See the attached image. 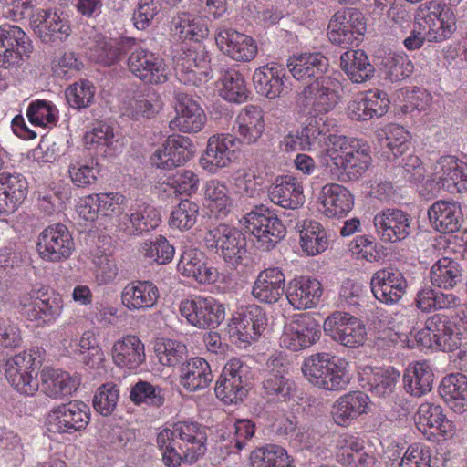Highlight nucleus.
I'll list each match as a JSON object with an SVG mask.
<instances>
[{"mask_svg": "<svg viewBox=\"0 0 467 467\" xmlns=\"http://www.w3.org/2000/svg\"><path fill=\"white\" fill-rule=\"evenodd\" d=\"M92 264L91 271L94 274L95 282L99 285H105L114 282L119 274V268L115 259L100 248H96L90 253Z\"/></svg>", "mask_w": 467, "mask_h": 467, "instance_id": "nucleus-57", "label": "nucleus"}, {"mask_svg": "<svg viewBox=\"0 0 467 467\" xmlns=\"http://www.w3.org/2000/svg\"><path fill=\"white\" fill-rule=\"evenodd\" d=\"M431 191L444 190L450 193L467 192V163L453 156L441 157L432 166L426 181Z\"/></svg>", "mask_w": 467, "mask_h": 467, "instance_id": "nucleus-9", "label": "nucleus"}, {"mask_svg": "<svg viewBox=\"0 0 467 467\" xmlns=\"http://www.w3.org/2000/svg\"><path fill=\"white\" fill-rule=\"evenodd\" d=\"M193 154L194 145L190 138L171 135L151 154L150 162L157 169L171 170L189 161Z\"/></svg>", "mask_w": 467, "mask_h": 467, "instance_id": "nucleus-24", "label": "nucleus"}, {"mask_svg": "<svg viewBox=\"0 0 467 467\" xmlns=\"http://www.w3.org/2000/svg\"><path fill=\"white\" fill-rule=\"evenodd\" d=\"M30 26L36 36L46 44L58 45L71 35L69 20L54 9H38L30 18Z\"/></svg>", "mask_w": 467, "mask_h": 467, "instance_id": "nucleus-20", "label": "nucleus"}, {"mask_svg": "<svg viewBox=\"0 0 467 467\" xmlns=\"http://www.w3.org/2000/svg\"><path fill=\"white\" fill-rule=\"evenodd\" d=\"M340 67L354 83H363L369 79L374 72L368 56L362 50L350 49L340 57Z\"/></svg>", "mask_w": 467, "mask_h": 467, "instance_id": "nucleus-50", "label": "nucleus"}, {"mask_svg": "<svg viewBox=\"0 0 467 467\" xmlns=\"http://www.w3.org/2000/svg\"><path fill=\"white\" fill-rule=\"evenodd\" d=\"M213 379L211 367L202 358H192L180 368V384L191 392L206 389Z\"/></svg>", "mask_w": 467, "mask_h": 467, "instance_id": "nucleus-44", "label": "nucleus"}, {"mask_svg": "<svg viewBox=\"0 0 467 467\" xmlns=\"http://www.w3.org/2000/svg\"><path fill=\"white\" fill-rule=\"evenodd\" d=\"M373 223L378 235L384 242L395 243L410 234V216L399 209L382 211L375 215Z\"/></svg>", "mask_w": 467, "mask_h": 467, "instance_id": "nucleus-31", "label": "nucleus"}, {"mask_svg": "<svg viewBox=\"0 0 467 467\" xmlns=\"http://www.w3.org/2000/svg\"><path fill=\"white\" fill-rule=\"evenodd\" d=\"M177 79L184 85L199 86L210 78V60L202 47L187 49L174 59Z\"/></svg>", "mask_w": 467, "mask_h": 467, "instance_id": "nucleus-22", "label": "nucleus"}, {"mask_svg": "<svg viewBox=\"0 0 467 467\" xmlns=\"http://www.w3.org/2000/svg\"><path fill=\"white\" fill-rule=\"evenodd\" d=\"M415 423L424 434L431 429L439 431L444 436H452L454 432V425L443 414L442 408L431 402H423L419 406Z\"/></svg>", "mask_w": 467, "mask_h": 467, "instance_id": "nucleus-45", "label": "nucleus"}, {"mask_svg": "<svg viewBox=\"0 0 467 467\" xmlns=\"http://www.w3.org/2000/svg\"><path fill=\"white\" fill-rule=\"evenodd\" d=\"M266 324V316L262 307L252 305L233 316L228 324V333L234 342L246 345L261 336Z\"/></svg>", "mask_w": 467, "mask_h": 467, "instance_id": "nucleus-21", "label": "nucleus"}, {"mask_svg": "<svg viewBox=\"0 0 467 467\" xmlns=\"http://www.w3.org/2000/svg\"><path fill=\"white\" fill-rule=\"evenodd\" d=\"M85 147L89 150H95L105 156H111L115 153V140L113 128L103 122L97 123L83 137Z\"/></svg>", "mask_w": 467, "mask_h": 467, "instance_id": "nucleus-54", "label": "nucleus"}, {"mask_svg": "<svg viewBox=\"0 0 467 467\" xmlns=\"http://www.w3.org/2000/svg\"><path fill=\"white\" fill-rule=\"evenodd\" d=\"M241 225L256 240L262 250H270L285 235V227L270 209L264 205L255 207L240 220Z\"/></svg>", "mask_w": 467, "mask_h": 467, "instance_id": "nucleus-5", "label": "nucleus"}, {"mask_svg": "<svg viewBox=\"0 0 467 467\" xmlns=\"http://www.w3.org/2000/svg\"><path fill=\"white\" fill-rule=\"evenodd\" d=\"M204 205L214 214L226 215L233 207L229 188L225 182L217 179L206 182L203 186Z\"/></svg>", "mask_w": 467, "mask_h": 467, "instance_id": "nucleus-52", "label": "nucleus"}, {"mask_svg": "<svg viewBox=\"0 0 467 467\" xmlns=\"http://www.w3.org/2000/svg\"><path fill=\"white\" fill-rule=\"evenodd\" d=\"M323 287L314 277L300 275L291 279L285 289L289 304L297 310L316 307L321 299Z\"/></svg>", "mask_w": 467, "mask_h": 467, "instance_id": "nucleus-30", "label": "nucleus"}, {"mask_svg": "<svg viewBox=\"0 0 467 467\" xmlns=\"http://www.w3.org/2000/svg\"><path fill=\"white\" fill-rule=\"evenodd\" d=\"M367 30L363 14L357 9L336 12L328 24L327 36L331 43L348 48L358 46Z\"/></svg>", "mask_w": 467, "mask_h": 467, "instance_id": "nucleus-14", "label": "nucleus"}, {"mask_svg": "<svg viewBox=\"0 0 467 467\" xmlns=\"http://www.w3.org/2000/svg\"><path fill=\"white\" fill-rule=\"evenodd\" d=\"M326 158L331 172L342 181L358 180L371 164L369 145L343 135L329 137Z\"/></svg>", "mask_w": 467, "mask_h": 467, "instance_id": "nucleus-2", "label": "nucleus"}, {"mask_svg": "<svg viewBox=\"0 0 467 467\" xmlns=\"http://www.w3.org/2000/svg\"><path fill=\"white\" fill-rule=\"evenodd\" d=\"M238 139L231 133H219L208 139L199 163L210 174L229 167L239 156Z\"/></svg>", "mask_w": 467, "mask_h": 467, "instance_id": "nucleus-17", "label": "nucleus"}, {"mask_svg": "<svg viewBox=\"0 0 467 467\" xmlns=\"http://www.w3.org/2000/svg\"><path fill=\"white\" fill-rule=\"evenodd\" d=\"M28 184L19 173H0V214L12 213L27 195Z\"/></svg>", "mask_w": 467, "mask_h": 467, "instance_id": "nucleus-37", "label": "nucleus"}, {"mask_svg": "<svg viewBox=\"0 0 467 467\" xmlns=\"http://www.w3.org/2000/svg\"><path fill=\"white\" fill-rule=\"evenodd\" d=\"M207 249L214 250L225 263L235 267L246 254V239L237 228L222 223L207 231L203 237Z\"/></svg>", "mask_w": 467, "mask_h": 467, "instance_id": "nucleus-6", "label": "nucleus"}, {"mask_svg": "<svg viewBox=\"0 0 467 467\" xmlns=\"http://www.w3.org/2000/svg\"><path fill=\"white\" fill-rule=\"evenodd\" d=\"M428 217L434 230L451 234L460 229L462 213L457 202L439 200L429 207Z\"/></svg>", "mask_w": 467, "mask_h": 467, "instance_id": "nucleus-39", "label": "nucleus"}, {"mask_svg": "<svg viewBox=\"0 0 467 467\" xmlns=\"http://www.w3.org/2000/svg\"><path fill=\"white\" fill-rule=\"evenodd\" d=\"M326 336L349 348L363 346L368 338L365 324L358 317L344 311H335L323 322Z\"/></svg>", "mask_w": 467, "mask_h": 467, "instance_id": "nucleus-8", "label": "nucleus"}, {"mask_svg": "<svg viewBox=\"0 0 467 467\" xmlns=\"http://www.w3.org/2000/svg\"><path fill=\"white\" fill-rule=\"evenodd\" d=\"M110 357L117 368L135 371L146 361L145 345L135 335L122 336L113 342Z\"/></svg>", "mask_w": 467, "mask_h": 467, "instance_id": "nucleus-28", "label": "nucleus"}, {"mask_svg": "<svg viewBox=\"0 0 467 467\" xmlns=\"http://www.w3.org/2000/svg\"><path fill=\"white\" fill-rule=\"evenodd\" d=\"M269 198L285 209L296 210L305 202L302 182L294 176L278 178L269 191Z\"/></svg>", "mask_w": 467, "mask_h": 467, "instance_id": "nucleus-43", "label": "nucleus"}, {"mask_svg": "<svg viewBox=\"0 0 467 467\" xmlns=\"http://www.w3.org/2000/svg\"><path fill=\"white\" fill-rule=\"evenodd\" d=\"M440 395L456 413L467 410V376L452 373L444 377L439 387Z\"/></svg>", "mask_w": 467, "mask_h": 467, "instance_id": "nucleus-46", "label": "nucleus"}, {"mask_svg": "<svg viewBox=\"0 0 467 467\" xmlns=\"http://www.w3.org/2000/svg\"><path fill=\"white\" fill-rule=\"evenodd\" d=\"M206 441L205 429L190 420L175 422L171 428L161 430L157 436L162 461L168 467H178L182 462H195L204 455Z\"/></svg>", "mask_w": 467, "mask_h": 467, "instance_id": "nucleus-1", "label": "nucleus"}, {"mask_svg": "<svg viewBox=\"0 0 467 467\" xmlns=\"http://www.w3.org/2000/svg\"><path fill=\"white\" fill-rule=\"evenodd\" d=\"M285 78V68L275 62L256 68L253 75L256 92L268 99H275L287 93Z\"/></svg>", "mask_w": 467, "mask_h": 467, "instance_id": "nucleus-32", "label": "nucleus"}, {"mask_svg": "<svg viewBox=\"0 0 467 467\" xmlns=\"http://www.w3.org/2000/svg\"><path fill=\"white\" fill-rule=\"evenodd\" d=\"M301 370L312 386L327 391L342 390L351 379L349 363L328 353H317L307 357Z\"/></svg>", "mask_w": 467, "mask_h": 467, "instance_id": "nucleus-3", "label": "nucleus"}, {"mask_svg": "<svg viewBox=\"0 0 467 467\" xmlns=\"http://www.w3.org/2000/svg\"><path fill=\"white\" fill-rule=\"evenodd\" d=\"M287 67L296 80H306L326 73L329 61L320 52H300L289 57Z\"/></svg>", "mask_w": 467, "mask_h": 467, "instance_id": "nucleus-40", "label": "nucleus"}, {"mask_svg": "<svg viewBox=\"0 0 467 467\" xmlns=\"http://www.w3.org/2000/svg\"><path fill=\"white\" fill-rule=\"evenodd\" d=\"M129 70L146 84L160 85L168 81L171 71L163 58L142 47L134 48L128 58Z\"/></svg>", "mask_w": 467, "mask_h": 467, "instance_id": "nucleus-19", "label": "nucleus"}, {"mask_svg": "<svg viewBox=\"0 0 467 467\" xmlns=\"http://www.w3.org/2000/svg\"><path fill=\"white\" fill-rule=\"evenodd\" d=\"M321 212L328 218L346 216L354 206V196L343 185L325 184L319 193Z\"/></svg>", "mask_w": 467, "mask_h": 467, "instance_id": "nucleus-35", "label": "nucleus"}, {"mask_svg": "<svg viewBox=\"0 0 467 467\" xmlns=\"http://www.w3.org/2000/svg\"><path fill=\"white\" fill-rule=\"evenodd\" d=\"M427 329L432 332L436 348L443 351H452L458 348L462 335L452 317L434 314L427 318Z\"/></svg>", "mask_w": 467, "mask_h": 467, "instance_id": "nucleus-41", "label": "nucleus"}, {"mask_svg": "<svg viewBox=\"0 0 467 467\" xmlns=\"http://www.w3.org/2000/svg\"><path fill=\"white\" fill-rule=\"evenodd\" d=\"M72 182L78 187H83L95 182L99 174L98 163L93 158H74L68 167Z\"/></svg>", "mask_w": 467, "mask_h": 467, "instance_id": "nucleus-64", "label": "nucleus"}, {"mask_svg": "<svg viewBox=\"0 0 467 467\" xmlns=\"http://www.w3.org/2000/svg\"><path fill=\"white\" fill-rule=\"evenodd\" d=\"M77 355L81 356L82 362L91 369H99L104 366L106 358L99 343V334L86 330L77 339Z\"/></svg>", "mask_w": 467, "mask_h": 467, "instance_id": "nucleus-53", "label": "nucleus"}, {"mask_svg": "<svg viewBox=\"0 0 467 467\" xmlns=\"http://www.w3.org/2000/svg\"><path fill=\"white\" fill-rule=\"evenodd\" d=\"M362 380H366L369 390L379 397H387L394 392L400 372L393 367L363 368Z\"/></svg>", "mask_w": 467, "mask_h": 467, "instance_id": "nucleus-48", "label": "nucleus"}, {"mask_svg": "<svg viewBox=\"0 0 467 467\" xmlns=\"http://www.w3.org/2000/svg\"><path fill=\"white\" fill-rule=\"evenodd\" d=\"M266 129L265 116L263 109L256 105H246L236 114L232 131L238 139V144L256 145L263 138Z\"/></svg>", "mask_w": 467, "mask_h": 467, "instance_id": "nucleus-23", "label": "nucleus"}, {"mask_svg": "<svg viewBox=\"0 0 467 467\" xmlns=\"http://www.w3.org/2000/svg\"><path fill=\"white\" fill-rule=\"evenodd\" d=\"M370 286L376 299L387 305H393L405 294L407 282L400 271L389 267L373 274Z\"/></svg>", "mask_w": 467, "mask_h": 467, "instance_id": "nucleus-27", "label": "nucleus"}, {"mask_svg": "<svg viewBox=\"0 0 467 467\" xmlns=\"http://www.w3.org/2000/svg\"><path fill=\"white\" fill-rule=\"evenodd\" d=\"M63 298L57 293L33 292L19 297L20 314L35 327H43L55 321L62 313Z\"/></svg>", "mask_w": 467, "mask_h": 467, "instance_id": "nucleus-7", "label": "nucleus"}, {"mask_svg": "<svg viewBox=\"0 0 467 467\" xmlns=\"http://www.w3.org/2000/svg\"><path fill=\"white\" fill-rule=\"evenodd\" d=\"M460 269L457 262L449 257L439 259L431 269V282L434 286L440 288L453 287L460 277Z\"/></svg>", "mask_w": 467, "mask_h": 467, "instance_id": "nucleus-60", "label": "nucleus"}, {"mask_svg": "<svg viewBox=\"0 0 467 467\" xmlns=\"http://www.w3.org/2000/svg\"><path fill=\"white\" fill-rule=\"evenodd\" d=\"M158 287L150 281H132L122 289V305L130 311H145L152 308L158 302Z\"/></svg>", "mask_w": 467, "mask_h": 467, "instance_id": "nucleus-36", "label": "nucleus"}, {"mask_svg": "<svg viewBox=\"0 0 467 467\" xmlns=\"http://www.w3.org/2000/svg\"><path fill=\"white\" fill-rule=\"evenodd\" d=\"M31 50V42L19 26L10 24L0 26V67L17 66Z\"/></svg>", "mask_w": 467, "mask_h": 467, "instance_id": "nucleus-25", "label": "nucleus"}, {"mask_svg": "<svg viewBox=\"0 0 467 467\" xmlns=\"http://www.w3.org/2000/svg\"><path fill=\"white\" fill-rule=\"evenodd\" d=\"M331 122L332 120L327 117L316 116L307 121L302 130V136H304L307 151L320 150L324 146V150L326 151L329 137L335 135L328 134Z\"/></svg>", "mask_w": 467, "mask_h": 467, "instance_id": "nucleus-55", "label": "nucleus"}, {"mask_svg": "<svg viewBox=\"0 0 467 467\" xmlns=\"http://www.w3.org/2000/svg\"><path fill=\"white\" fill-rule=\"evenodd\" d=\"M190 12H182L172 18L171 30L182 40L200 41L208 36L207 23L202 16L220 18L227 10L226 0H190Z\"/></svg>", "mask_w": 467, "mask_h": 467, "instance_id": "nucleus-4", "label": "nucleus"}, {"mask_svg": "<svg viewBox=\"0 0 467 467\" xmlns=\"http://www.w3.org/2000/svg\"><path fill=\"white\" fill-rule=\"evenodd\" d=\"M90 422L89 407L79 400L54 406L47 414L46 425L49 432L72 434L81 431Z\"/></svg>", "mask_w": 467, "mask_h": 467, "instance_id": "nucleus-11", "label": "nucleus"}, {"mask_svg": "<svg viewBox=\"0 0 467 467\" xmlns=\"http://www.w3.org/2000/svg\"><path fill=\"white\" fill-rule=\"evenodd\" d=\"M219 49L233 60L248 62L257 54L256 42L249 36L231 28H220L215 36Z\"/></svg>", "mask_w": 467, "mask_h": 467, "instance_id": "nucleus-29", "label": "nucleus"}, {"mask_svg": "<svg viewBox=\"0 0 467 467\" xmlns=\"http://www.w3.org/2000/svg\"><path fill=\"white\" fill-rule=\"evenodd\" d=\"M178 271L200 284H213L220 278L217 268L209 265L204 254L197 249H188L182 253Z\"/></svg>", "mask_w": 467, "mask_h": 467, "instance_id": "nucleus-34", "label": "nucleus"}, {"mask_svg": "<svg viewBox=\"0 0 467 467\" xmlns=\"http://www.w3.org/2000/svg\"><path fill=\"white\" fill-rule=\"evenodd\" d=\"M179 312L188 324L203 329L217 327L225 317V307L212 296H197L180 303Z\"/></svg>", "mask_w": 467, "mask_h": 467, "instance_id": "nucleus-15", "label": "nucleus"}, {"mask_svg": "<svg viewBox=\"0 0 467 467\" xmlns=\"http://www.w3.org/2000/svg\"><path fill=\"white\" fill-rule=\"evenodd\" d=\"M175 117L170 121L172 130L183 133L199 132L204 127L206 115L199 102L182 92L175 94Z\"/></svg>", "mask_w": 467, "mask_h": 467, "instance_id": "nucleus-26", "label": "nucleus"}, {"mask_svg": "<svg viewBox=\"0 0 467 467\" xmlns=\"http://www.w3.org/2000/svg\"><path fill=\"white\" fill-rule=\"evenodd\" d=\"M36 248L43 261L59 263L71 256L75 250V243L66 225L55 223L46 227L39 234Z\"/></svg>", "mask_w": 467, "mask_h": 467, "instance_id": "nucleus-16", "label": "nucleus"}, {"mask_svg": "<svg viewBox=\"0 0 467 467\" xmlns=\"http://www.w3.org/2000/svg\"><path fill=\"white\" fill-rule=\"evenodd\" d=\"M252 467H294L287 451L277 445H267L251 454Z\"/></svg>", "mask_w": 467, "mask_h": 467, "instance_id": "nucleus-59", "label": "nucleus"}, {"mask_svg": "<svg viewBox=\"0 0 467 467\" xmlns=\"http://www.w3.org/2000/svg\"><path fill=\"white\" fill-rule=\"evenodd\" d=\"M285 274L278 267L267 268L257 275L252 296L261 303L275 304L285 293Z\"/></svg>", "mask_w": 467, "mask_h": 467, "instance_id": "nucleus-38", "label": "nucleus"}, {"mask_svg": "<svg viewBox=\"0 0 467 467\" xmlns=\"http://www.w3.org/2000/svg\"><path fill=\"white\" fill-rule=\"evenodd\" d=\"M121 54L122 48L118 40H107L102 36H99L88 51V57L90 60L104 66L114 64L119 59Z\"/></svg>", "mask_w": 467, "mask_h": 467, "instance_id": "nucleus-61", "label": "nucleus"}, {"mask_svg": "<svg viewBox=\"0 0 467 467\" xmlns=\"http://www.w3.org/2000/svg\"><path fill=\"white\" fill-rule=\"evenodd\" d=\"M220 96L234 103H243L248 98V88L244 76L235 69H230L223 73L218 87Z\"/></svg>", "mask_w": 467, "mask_h": 467, "instance_id": "nucleus-56", "label": "nucleus"}, {"mask_svg": "<svg viewBox=\"0 0 467 467\" xmlns=\"http://www.w3.org/2000/svg\"><path fill=\"white\" fill-rule=\"evenodd\" d=\"M160 105L155 92L137 93L123 99L120 110L130 119L151 118L159 110Z\"/></svg>", "mask_w": 467, "mask_h": 467, "instance_id": "nucleus-51", "label": "nucleus"}, {"mask_svg": "<svg viewBox=\"0 0 467 467\" xmlns=\"http://www.w3.org/2000/svg\"><path fill=\"white\" fill-rule=\"evenodd\" d=\"M321 337L318 321L309 314H296L285 322L279 338L282 348L300 351L315 345Z\"/></svg>", "mask_w": 467, "mask_h": 467, "instance_id": "nucleus-13", "label": "nucleus"}, {"mask_svg": "<svg viewBox=\"0 0 467 467\" xmlns=\"http://www.w3.org/2000/svg\"><path fill=\"white\" fill-rule=\"evenodd\" d=\"M404 388L414 397H421L432 389L433 374L425 361L410 364L403 376Z\"/></svg>", "mask_w": 467, "mask_h": 467, "instance_id": "nucleus-49", "label": "nucleus"}, {"mask_svg": "<svg viewBox=\"0 0 467 467\" xmlns=\"http://www.w3.org/2000/svg\"><path fill=\"white\" fill-rule=\"evenodd\" d=\"M41 391L50 399L62 400L71 396L79 387L78 374L51 368H44L40 373Z\"/></svg>", "mask_w": 467, "mask_h": 467, "instance_id": "nucleus-33", "label": "nucleus"}, {"mask_svg": "<svg viewBox=\"0 0 467 467\" xmlns=\"http://www.w3.org/2000/svg\"><path fill=\"white\" fill-rule=\"evenodd\" d=\"M416 19L429 33V41L449 38L456 30V16L453 10L437 1H428L419 5Z\"/></svg>", "mask_w": 467, "mask_h": 467, "instance_id": "nucleus-10", "label": "nucleus"}, {"mask_svg": "<svg viewBox=\"0 0 467 467\" xmlns=\"http://www.w3.org/2000/svg\"><path fill=\"white\" fill-rule=\"evenodd\" d=\"M198 215L199 205L193 201L182 200L172 209L169 225L180 231L189 230L196 223Z\"/></svg>", "mask_w": 467, "mask_h": 467, "instance_id": "nucleus-63", "label": "nucleus"}, {"mask_svg": "<svg viewBox=\"0 0 467 467\" xmlns=\"http://www.w3.org/2000/svg\"><path fill=\"white\" fill-rule=\"evenodd\" d=\"M233 179L236 192L247 197H256L264 189V177L252 167L237 170Z\"/></svg>", "mask_w": 467, "mask_h": 467, "instance_id": "nucleus-62", "label": "nucleus"}, {"mask_svg": "<svg viewBox=\"0 0 467 467\" xmlns=\"http://www.w3.org/2000/svg\"><path fill=\"white\" fill-rule=\"evenodd\" d=\"M5 374L11 387L20 394L33 396L40 388L37 362L31 351L9 358L5 365Z\"/></svg>", "mask_w": 467, "mask_h": 467, "instance_id": "nucleus-12", "label": "nucleus"}, {"mask_svg": "<svg viewBox=\"0 0 467 467\" xmlns=\"http://www.w3.org/2000/svg\"><path fill=\"white\" fill-rule=\"evenodd\" d=\"M341 83L333 76L317 78L302 92L309 107V113L316 117L332 111L340 100Z\"/></svg>", "mask_w": 467, "mask_h": 467, "instance_id": "nucleus-18", "label": "nucleus"}, {"mask_svg": "<svg viewBox=\"0 0 467 467\" xmlns=\"http://www.w3.org/2000/svg\"><path fill=\"white\" fill-rule=\"evenodd\" d=\"M129 220L132 233L140 234L156 229L161 222V216L155 207L141 203L130 209Z\"/></svg>", "mask_w": 467, "mask_h": 467, "instance_id": "nucleus-58", "label": "nucleus"}, {"mask_svg": "<svg viewBox=\"0 0 467 467\" xmlns=\"http://www.w3.org/2000/svg\"><path fill=\"white\" fill-rule=\"evenodd\" d=\"M369 405L368 396L361 391H353L339 397L332 407V417L339 426H348L360 415L367 413Z\"/></svg>", "mask_w": 467, "mask_h": 467, "instance_id": "nucleus-42", "label": "nucleus"}, {"mask_svg": "<svg viewBox=\"0 0 467 467\" xmlns=\"http://www.w3.org/2000/svg\"><path fill=\"white\" fill-rule=\"evenodd\" d=\"M299 228V244L308 256H315L325 252L329 246V240L323 226L313 220H304Z\"/></svg>", "mask_w": 467, "mask_h": 467, "instance_id": "nucleus-47", "label": "nucleus"}]
</instances>
